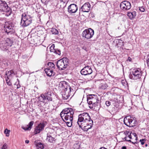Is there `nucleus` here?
Segmentation results:
<instances>
[{
    "mask_svg": "<svg viewBox=\"0 0 149 149\" xmlns=\"http://www.w3.org/2000/svg\"><path fill=\"white\" fill-rule=\"evenodd\" d=\"M121 82L122 84L124 86H125L127 84V82L125 80H122Z\"/></svg>",
    "mask_w": 149,
    "mask_h": 149,
    "instance_id": "nucleus-35",
    "label": "nucleus"
},
{
    "mask_svg": "<svg viewBox=\"0 0 149 149\" xmlns=\"http://www.w3.org/2000/svg\"><path fill=\"white\" fill-rule=\"evenodd\" d=\"M54 138L50 135L49 134H47V138L46 140L48 141L50 143L53 142V141L54 140Z\"/></svg>",
    "mask_w": 149,
    "mask_h": 149,
    "instance_id": "nucleus-26",
    "label": "nucleus"
},
{
    "mask_svg": "<svg viewBox=\"0 0 149 149\" xmlns=\"http://www.w3.org/2000/svg\"><path fill=\"white\" fill-rule=\"evenodd\" d=\"M115 99H116V98H115V99H114V101L116 102H117V103H118V102H120V100H117V99H118V97H116V100H115Z\"/></svg>",
    "mask_w": 149,
    "mask_h": 149,
    "instance_id": "nucleus-46",
    "label": "nucleus"
},
{
    "mask_svg": "<svg viewBox=\"0 0 149 149\" xmlns=\"http://www.w3.org/2000/svg\"><path fill=\"white\" fill-rule=\"evenodd\" d=\"M139 10L142 12H144L145 11V9L144 7H139Z\"/></svg>",
    "mask_w": 149,
    "mask_h": 149,
    "instance_id": "nucleus-36",
    "label": "nucleus"
},
{
    "mask_svg": "<svg viewBox=\"0 0 149 149\" xmlns=\"http://www.w3.org/2000/svg\"><path fill=\"white\" fill-rule=\"evenodd\" d=\"M144 77V76H143V77L142 76V77ZM142 78V77H141V78Z\"/></svg>",
    "mask_w": 149,
    "mask_h": 149,
    "instance_id": "nucleus-57",
    "label": "nucleus"
},
{
    "mask_svg": "<svg viewBox=\"0 0 149 149\" xmlns=\"http://www.w3.org/2000/svg\"><path fill=\"white\" fill-rule=\"evenodd\" d=\"M99 149H107L106 148H105L104 147H102L100 148Z\"/></svg>",
    "mask_w": 149,
    "mask_h": 149,
    "instance_id": "nucleus-53",
    "label": "nucleus"
},
{
    "mask_svg": "<svg viewBox=\"0 0 149 149\" xmlns=\"http://www.w3.org/2000/svg\"><path fill=\"white\" fill-rule=\"evenodd\" d=\"M10 132V130H8L7 129H6L4 131V133L6 134L7 136H9Z\"/></svg>",
    "mask_w": 149,
    "mask_h": 149,
    "instance_id": "nucleus-34",
    "label": "nucleus"
},
{
    "mask_svg": "<svg viewBox=\"0 0 149 149\" xmlns=\"http://www.w3.org/2000/svg\"><path fill=\"white\" fill-rule=\"evenodd\" d=\"M122 149H127L126 146H123L122 148Z\"/></svg>",
    "mask_w": 149,
    "mask_h": 149,
    "instance_id": "nucleus-50",
    "label": "nucleus"
},
{
    "mask_svg": "<svg viewBox=\"0 0 149 149\" xmlns=\"http://www.w3.org/2000/svg\"><path fill=\"white\" fill-rule=\"evenodd\" d=\"M105 104L107 106H110L111 104V102L108 101H107L105 102Z\"/></svg>",
    "mask_w": 149,
    "mask_h": 149,
    "instance_id": "nucleus-41",
    "label": "nucleus"
},
{
    "mask_svg": "<svg viewBox=\"0 0 149 149\" xmlns=\"http://www.w3.org/2000/svg\"><path fill=\"white\" fill-rule=\"evenodd\" d=\"M7 149V146L6 144H5L2 147V149Z\"/></svg>",
    "mask_w": 149,
    "mask_h": 149,
    "instance_id": "nucleus-43",
    "label": "nucleus"
},
{
    "mask_svg": "<svg viewBox=\"0 0 149 149\" xmlns=\"http://www.w3.org/2000/svg\"><path fill=\"white\" fill-rule=\"evenodd\" d=\"M146 141V139H141L140 140V141L141 143V144L142 145H143Z\"/></svg>",
    "mask_w": 149,
    "mask_h": 149,
    "instance_id": "nucleus-37",
    "label": "nucleus"
},
{
    "mask_svg": "<svg viewBox=\"0 0 149 149\" xmlns=\"http://www.w3.org/2000/svg\"><path fill=\"white\" fill-rule=\"evenodd\" d=\"M4 30L8 35L11 34L13 33V29L10 24L6 22L4 25Z\"/></svg>",
    "mask_w": 149,
    "mask_h": 149,
    "instance_id": "nucleus-10",
    "label": "nucleus"
},
{
    "mask_svg": "<svg viewBox=\"0 0 149 149\" xmlns=\"http://www.w3.org/2000/svg\"><path fill=\"white\" fill-rule=\"evenodd\" d=\"M32 19L30 16L27 15L25 13L22 15L20 24L22 27L28 26L32 23Z\"/></svg>",
    "mask_w": 149,
    "mask_h": 149,
    "instance_id": "nucleus-7",
    "label": "nucleus"
},
{
    "mask_svg": "<svg viewBox=\"0 0 149 149\" xmlns=\"http://www.w3.org/2000/svg\"><path fill=\"white\" fill-rule=\"evenodd\" d=\"M80 147V144L79 142H76L73 145V148L75 149H79Z\"/></svg>",
    "mask_w": 149,
    "mask_h": 149,
    "instance_id": "nucleus-30",
    "label": "nucleus"
},
{
    "mask_svg": "<svg viewBox=\"0 0 149 149\" xmlns=\"http://www.w3.org/2000/svg\"><path fill=\"white\" fill-rule=\"evenodd\" d=\"M143 72L139 68H135L129 74V77L133 80H137L141 79Z\"/></svg>",
    "mask_w": 149,
    "mask_h": 149,
    "instance_id": "nucleus-5",
    "label": "nucleus"
},
{
    "mask_svg": "<svg viewBox=\"0 0 149 149\" xmlns=\"http://www.w3.org/2000/svg\"><path fill=\"white\" fill-rule=\"evenodd\" d=\"M78 9L77 6L75 4H70L68 8V12L70 13H75Z\"/></svg>",
    "mask_w": 149,
    "mask_h": 149,
    "instance_id": "nucleus-17",
    "label": "nucleus"
},
{
    "mask_svg": "<svg viewBox=\"0 0 149 149\" xmlns=\"http://www.w3.org/2000/svg\"><path fill=\"white\" fill-rule=\"evenodd\" d=\"M72 93L71 88L63 90L62 94L63 98L64 100H67L69 98L70 95L72 94Z\"/></svg>",
    "mask_w": 149,
    "mask_h": 149,
    "instance_id": "nucleus-12",
    "label": "nucleus"
},
{
    "mask_svg": "<svg viewBox=\"0 0 149 149\" xmlns=\"http://www.w3.org/2000/svg\"><path fill=\"white\" fill-rule=\"evenodd\" d=\"M128 60L130 61H131V58L130 57H129L128 58Z\"/></svg>",
    "mask_w": 149,
    "mask_h": 149,
    "instance_id": "nucleus-51",
    "label": "nucleus"
},
{
    "mask_svg": "<svg viewBox=\"0 0 149 149\" xmlns=\"http://www.w3.org/2000/svg\"><path fill=\"white\" fill-rule=\"evenodd\" d=\"M127 15L130 19H132L136 16V12L134 11L132 12L128 13Z\"/></svg>",
    "mask_w": 149,
    "mask_h": 149,
    "instance_id": "nucleus-24",
    "label": "nucleus"
},
{
    "mask_svg": "<svg viewBox=\"0 0 149 149\" xmlns=\"http://www.w3.org/2000/svg\"><path fill=\"white\" fill-rule=\"evenodd\" d=\"M6 75L7 76V78L9 79L12 78V77L15 75L14 72L13 70H11L6 72Z\"/></svg>",
    "mask_w": 149,
    "mask_h": 149,
    "instance_id": "nucleus-20",
    "label": "nucleus"
},
{
    "mask_svg": "<svg viewBox=\"0 0 149 149\" xmlns=\"http://www.w3.org/2000/svg\"><path fill=\"white\" fill-rule=\"evenodd\" d=\"M92 78V76H89V77L87 79H88V80H90Z\"/></svg>",
    "mask_w": 149,
    "mask_h": 149,
    "instance_id": "nucleus-49",
    "label": "nucleus"
},
{
    "mask_svg": "<svg viewBox=\"0 0 149 149\" xmlns=\"http://www.w3.org/2000/svg\"><path fill=\"white\" fill-rule=\"evenodd\" d=\"M47 65L49 68L53 70L55 69V65L52 62H49L47 64Z\"/></svg>",
    "mask_w": 149,
    "mask_h": 149,
    "instance_id": "nucleus-29",
    "label": "nucleus"
},
{
    "mask_svg": "<svg viewBox=\"0 0 149 149\" xmlns=\"http://www.w3.org/2000/svg\"><path fill=\"white\" fill-rule=\"evenodd\" d=\"M91 2L92 3L93 5H95L97 3V0H91Z\"/></svg>",
    "mask_w": 149,
    "mask_h": 149,
    "instance_id": "nucleus-40",
    "label": "nucleus"
},
{
    "mask_svg": "<svg viewBox=\"0 0 149 149\" xmlns=\"http://www.w3.org/2000/svg\"><path fill=\"white\" fill-rule=\"evenodd\" d=\"M51 31L52 34H58V30L55 28H52Z\"/></svg>",
    "mask_w": 149,
    "mask_h": 149,
    "instance_id": "nucleus-32",
    "label": "nucleus"
},
{
    "mask_svg": "<svg viewBox=\"0 0 149 149\" xmlns=\"http://www.w3.org/2000/svg\"><path fill=\"white\" fill-rule=\"evenodd\" d=\"M145 146L146 147L148 146V144H146L145 145Z\"/></svg>",
    "mask_w": 149,
    "mask_h": 149,
    "instance_id": "nucleus-55",
    "label": "nucleus"
},
{
    "mask_svg": "<svg viewBox=\"0 0 149 149\" xmlns=\"http://www.w3.org/2000/svg\"><path fill=\"white\" fill-rule=\"evenodd\" d=\"M131 6L130 3L127 1L122 2L120 5V8L123 10H128L131 8Z\"/></svg>",
    "mask_w": 149,
    "mask_h": 149,
    "instance_id": "nucleus-11",
    "label": "nucleus"
},
{
    "mask_svg": "<svg viewBox=\"0 0 149 149\" xmlns=\"http://www.w3.org/2000/svg\"><path fill=\"white\" fill-rule=\"evenodd\" d=\"M131 134V133L130 132V134L129 136V137H128V138L130 139H132V137Z\"/></svg>",
    "mask_w": 149,
    "mask_h": 149,
    "instance_id": "nucleus-48",
    "label": "nucleus"
},
{
    "mask_svg": "<svg viewBox=\"0 0 149 149\" xmlns=\"http://www.w3.org/2000/svg\"><path fill=\"white\" fill-rule=\"evenodd\" d=\"M93 122L87 113H83L78 116L77 123L79 127H81L83 131H87L89 129L91 128Z\"/></svg>",
    "mask_w": 149,
    "mask_h": 149,
    "instance_id": "nucleus-1",
    "label": "nucleus"
},
{
    "mask_svg": "<svg viewBox=\"0 0 149 149\" xmlns=\"http://www.w3.org/2000/svg\"><path fill=\"white\" fill-rule=\"evenodd\" d=\"M34 123V122L31 121L26 127H22V128L25 130H30L31 128L32 127Z\"/></svg>",
    "mask_w": 149,
    "mask_h": 149,
    "instance_id": "nucleus-22",
    "label": "nucleus"
},
{
    "mask_svg": "<svg viewBox=\"0 0 149 149\" xmlns=\"http://www.w3.org/2000/svg\"><path fill=\"white\" fill-rule=\"evenodd\" d=\"M6 81L7 84L9 86L11 85V83L10 81V80H9V79H8L6 78Z\"/></svg>",
    "mask_w": 149,
    "mask_h": 149,
    "instance_id": "nucleus-39",
    "label": "nucleus"
},
{
    "mask_svg": "<svg viewBox=\"0 0 149 149\" xmlns=\"http://www.w3.org/2000/svg\"><path fill=\"white\" fill-rule=\"evenodd\" d=\"M68 59L67 58H64L57 62L58 68L61 70H64L68 65Z\"/></svg>",
    "mask_w": 149,
    "mask_h": 149,
    "instance_id": "nucleus-8",
    "label": "nucleus"
},
{
    "mask_svg": "<svg viewBox=\"0 0 149 149\" xmlns=\"http://www.w3.org/2000/svg\"><path fill=\"white\" fill-rule=\"evenodd\" d=\"M137 122L136 118L130 116L125 117L124 119V124L127 126L129 127L135 126L137 124Z\"/></svg>",
    "mask_w": 149,
    "mask_h": 149,
    "instance_id": "nucleus-6",
    "label": "nucleus"
},
{
    "mask_svg": "<svg viewBox=\"0 0 149 149\" xmlns=\"http://www.w3.org/2000/svg\"><path fill=\"white\" fill-rule=\"evenodd\" d=\"M46 99L48 101H52V95L51 91H48L45 93Z\"/></svg>",
    "mask_w": 149,
    "mask_h": 149,
    "instance_id": "nucleus-21",
    "label": "nucleus"
},
{
    "mask_svg": "<svg viewBox=\"0 0 149 149\" xmlns=\"http://www.w3.org/2000/svg\"><path fill=\"white\" fill-rule=\"evenodd\" d=\"M0 69H1V67H0Z\"/></svg>",
    "mask_w": 149,
    "mask_h": 149,
    "instance_id": "nucleus-56",
    "label": "nucleus"
},
{
    "mask_svg": "<svg viewBox=\"0 0 149 149\" xmlns=\"http://www.w3.org/2000/svg\"><path fill=\"white\" fill-rule=\"evenodd\" d=\"M54 53L60 55L61 54V51L59 49H56V52H54Z\"/></svg>",
    "mask_w": 149,
    "mask_h": 149,
    "instance_id": "nucleus-38",
    "label": "nucleus"
},
{
    "mask_svg": "<svg viewBox=\"0 0 149 149\" xmlns=\"http://www.w3.org/2000/svg\"><path fill=\"white\" fill-rule=\"evenodd\" d=\"M25 143H29V141L28 140H26L25 141Z\"/></svg>",
    "mask_w": 149,
    "mask_h": 149,
    "instance_id": "nucleus-52",
    "label": "nucleus"
},
{
    "mask_svg": "<svg viewBox=\"0 0 149 149\" xmlns=\"http://www.w3.org/2000/svg\"><path fill=\"white\" fill-rule=\"evenodd\" d=\"M45 71L47 75L49 77L54 76L55 74L53 71V70L49 68L45 69Z\"/></svg>",
    "mask_w": 149,
    "mask_h": 149,
    "instance_id": "nucleus-19",
    "label": "nucleus"
},
{
    "mask_svg": "<svg viewBox=\"0 0 149 149\" xmlns=\"http://www.w3.org/2000/svg\"><path fill=\"white\" fill-rule=\"evenodd\" d=\"M59 86L62 88L63 90L71 88V87L68 85V83L65 81H61L59 84Z\"/></svg>",
    "mask_w": 149,
    "mask_h": 149,
    "instance_id": "nucleus-18",
    "label": "nucleus"
},
{
    "mask_svg": "<svg viewBox=\"0 0 149 149\" xmlns=\"http://www.w3.org/2000/svg\"><path fill=\"white\" fill-rule=\"evenodd\" d=\"M91 8V5L88 2L84 3L80 9V11L83 12H88Z\"/></svg>",
    "mask_w": 149,
    "mask_h": 149,
    "instance_id": "nucleus-16",
    "label": "nucleus"
},
{
    "mask_svg": "<svg viewBox=\"0 0 149 149\" xmlns=\"http://www.w3.org/2000/svg\"><path fill=\"white\" fill-rule=\"evenodd\" d=\"M37 149H43L44 146L43 144L41 143H38L36 145Z\"/></svg>",
    "mask_w": 149,
    "mask_h": 149,
    "instance_id": "nucleus-31",
    "label": "nucleus"
},
{
    "mask_svg": "<svg viewBox=\"0 0 149 149\" xmlns=\"http://www.w3.org/2000/svg\"><path fill=\"white\" fill-rule=\"evenodd\" d=\"M87 101L91 109H95V107L98 106L100 103L98 96L94 94H90L87 96Z\"/></svg>",
    "mask_w": 149,
    "mask_h": 149,
    "instance_id": "nucleus-3",
    "label": "nucleus"
},
{
    "mask_svg": "<svg viewBox=\"0 0 149 149\" xmlns=\"http://www.w3.org/2000/svg\"><path fill=\"white\" fill-rule=\"evenodd\" d=\"M38 99L39 101L43 102H44L45 100L46 99L45 93L44 94H42L40 96L38 97Z\"/></svg>",
    "mask_w": 149,
    "mask_h": 149,
    "instance_id": "nucleus-27",
    "label": "nucleus"
},
{
    "mask_svg": "<svg viewBox=\"0 0 149 149\" xmlns=\"http://www.w3.org/2000/svg\"><path fill=\"white\" fill-rule=\"evenodd\" d=\"M94 34L93 30L90 28L85 30L82 33V36L84 39L88 40L91 38Z\"/></svg>",
    "mask_w": 149,
    "mask_h": 149,
    "instance_id": "nucleus-9",
    "label": "nucleus"
},
{
    "mask_svg": "<svg viewBox=\"0 0 149 149\" xmlns=\"http://www.w3.org/2000/svg\"><path fill=\"white\" fill-rule=\"evenodd\" d=\"M55 45L54 44H52L50 47V51L51 52H52L54 53L56 52V49H54Z\"/></svg>",
    "mask_w": 149,
    "mask_h": 149,
    "instance_id": "nucleus-33",
    "label": "nucleus"
},
{
    "mask_svg": "<svg viewBox=\"0 0 149 149\" xmlns=\"http://www.w3.org/2000/svg\"><path fill=\"white\" fill-rule=\"evenodd\" d=\"M12 45V42L10 39L8 38L0 39V49L3 51L8 50L9 47Z\"/></svg>",
    "mask_w": 149,
    "mask_h": 149,
    "instance_id": "nucleus-4",
    "label": "nucleus"
},
{
    "mask_svg": "<svg viewBox=\"0 0 149 149\" xmlns=\"http://www.w3.org/2000/svg\"><path fill=\"white\" fill-rule=\"evenodd\" d=\"M61 1L64 2L65 3H67L68 1V0H60Z\"/></svg>",
    "mask_w": 149,
    "mask_h": 149,
    "instance_id": "nucleus-45",
    "label": "nucleus"
},
{
    "mask_svg": "<svg viewBox=\"0 0 149 149\" xmlns=\"http://www.w3.org/2000/svg\"><path fill=\"white\" fill-rule=\"evenodd\" d=\"M108 87V86L107 84L102 83L100 85L99 88L100 89L104 90L106 89Z\"/></svg>",
    "mask_w": 149,
    "mask_h": 149,
    "instance_id": "nucleus-25",
    "label": "nucleus"
},
{
    "mask_svg": "<svg viewBox=\"0 0 149 149\" xmlns=\"http://www.w3.org/2000/svg\"><path fill=\"white\" fill-rule=\"evenodd\" d=\"M0 6L2 8H4V10H5V9L7 10L6 11L8 12V16L10 15L11 11L10 10V8L8 6L7 4L5 1L0 0Z\"/></svg>",
    "mask_w": 149,
    "mask_h": 149,
    "instance_id": "nucleus-15",
    "label": "nucleus"
},
{
    "mask_svg": "<svg viewBox=\"0 0 149 149\" xmlns=\"http://www.w3.org/2000/svg\"><path fill=\"white\" fill-rule=\"evenodd\" d=\"M125 141H127L128 142H131L133 144H135L136 143V142H132L130 140H128L127 139V140H125Z\"/></svg>",
    "mask_w": 149,
    "mask_h": 149,
    "instance_id": "nucleus-42",
    "label": "nucleus"
},
{
    "mask_svg": "<svg viewBox=\"0 0 149 149\" xmlns=\"http://www.w3.org/2000/svg\"><path fill=\"white\" fill-rule=\"evenodd\" d=\"M133 134L135 138V140H137V137L136 134Z\"/></svg>",
    "mask_w": 149,
    "mask_h": 149,
    "instance_id": "nucleus-47",
    "label": "nucleus"
},
{
    "mask_svg": "<svg viewBox=\"0 0 149 149\" xmlns=\"http://www.w3.org/2000/svg\"><path fill=\"white\" fill-rule=\"evenodd\" d=\"M148 66L149 68V56H148V59L147 60Z\"/></svg>",
    "mask_w": 149,
    "mask_h": 149,
    "instance_id": "nucleus-44",
    "label": "nucleus"
},
{
    "mask_svg": "<svg viewBox=\"0 0 149 149\" xmlns=\"http://www.w3.org/2000/svg\"><path fill=\"white\" fill-rule=\"evenodd\" d=\"M92 72L91 67L88 66L85 67L81 71V74L85 75L90 74Z\"/></svg>",
    "mask_w": 149,
    "mask_h": 149,
    "instance_id": "nucleus-13",
    "label": "nucleus"
},
{
    "mask_svg": "<svg viewBox=\"0 0 149 149\" xmlns=\"http://www.w3.org/2000/svg\"><path fill=\"white\" fill-rule=\"evenodd\" d=\"M45 125L46 124L45 123H41L39 124L35 128L34 133L36 134L40 133L44 130Z\"/></svg>",
    "mask_w": 149,
    "mask_h": 149,
    "instance_id": "nucleus-14",
    "label": "nucleus"
},
{
    "mask_svg": "<svg viewBox=\"0 0 149 149\" xmlns=\"http://www.w3.org/2000/svg\"><path fill=\"white\" fill-rule=\"evenodd\" d=\"M67 3H65V2L60 1V2L59 3V5L60 6L59 8L61 9H64L66 6Z\"/></svg>",
    "mask_w": 149,
    "mask_h": 149,
    "instance_id": "nucleus-28",
    "label": "nucleus"
},
{
    "mask_svg": "<svg viewBox=\"0 0 149 149\" xmlns=\"http://www.w3.org/2000/svg\"><path fill=\"white\" fill-rule=\"evenodd\" d=\"M83 49H84L86 51V49H86V47H83Z\"/></svg>",
    "mask_w": 149,
    "mask_h": 149,
    "instance_id": "nucleus-54",
    "label": "nucleus"
},
{
    "mask_svg": "<svg viewBox=\"0 0 149 149\" xmlns=\"http://www.w3.org/2000/svg\"><path fill=\"white\" fill-rule=\"evenodd\" d=\"M130 132L128 131H126L124 132L123 135L122 137L121 138L122 139L123 141H125V140H127V139H128L130 134Z\"/></svg>",
    "mask_w": 149,
    "mask_h": 149,
    "instance_id": "nucleus-23",
    "label": "nucleus"
},
{
    "mask_svg": "<svg viewBox=\"0 0 149 149\" xmlns=\"http://www.w3.org/2000/svg\"><path fill=\"white\" fill-rule=\"evenodd\" d=\"M74 113V111L73 109L68 108L64 109L60 113L62 119L69 127L72 125Z\"/></svg>",
    "mask_w": 149,
    "mask_h": 149,
    "instance_id": "nucleus-2",
    "label": "nucleus"
}]
</instances>
